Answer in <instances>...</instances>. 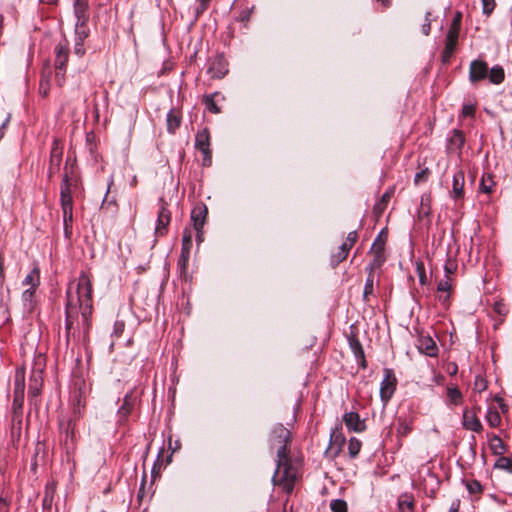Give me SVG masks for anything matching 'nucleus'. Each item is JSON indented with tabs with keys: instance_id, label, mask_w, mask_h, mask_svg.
<instances>
[{
	"instance_id": "1",
	"label": "nucleus",
	"mask_w": 512,
	"mask_h": 512,
	"mask_svg": "<svg viewBox=\"0 0 512 512\" xmlns=\"http://www.w3.org/2000/svg\"><path fill=\"white\" fill-rule=\"evenodd\" d=\"M92 314V283L85 272H81L78 282L73 287L70 285L67 291L66 302V340L76 338L80 331L85 338L90 329V317Z\"/></svg>"
},
{
	"instance_id": "2",
	"label": "nucleus",
	"mask_w": 512,
	"mask_h": 512,
	"mask_svg": "<svg viewBox=\"0 0 512 512\" xmlns=\"http://www.w3.org/2000/svg\"><path fill=\"white\" fill-rule=\"evenodd\" d=\"M291 440L290 431L282 424L276 425L271 433V448L277 450V468L273 475L274 485L280 486L286 493L290 494L294 489L297 470L291 464L289 458L288 444Z\"/></svg>"
},
{
	"instance_id": "3",
	"label": "nucleus",
	"mask_w": 512,
	"mask_h": 512,
	"mask_svg": "<svg viewBox=\"0 0 512 512\" xmlns=\"http://www.w3.org/2000/svg\"><path fill=\"white\" fill-rule=\"evenodd\" d=\"M55 54V69H56V79L61 85L64 80L65 72H66V64L69 57V48L68 42L64 39L60 41L54 48Z\"/></svg>"
},
{
	"instance_id": "4",
	"label": "nucleus",
	"mask_w": 512,
	"mask_h": 512,
	"mask_svg": "<svg viewBox=\"0 0 512 512\" xmlns=\"http://www.w3.org/2000/svg\"><path fill=\"white\" fill-rule=\"evenodd\" d=\"M369 253L372 255V260L367 266L366 271L375 272V270L379 269L386 261L385 241L380 236L374 240Z\"/></svg>"
},
{
	"instance_id": "5",
	"label": "nucleus",
	"mask_w": 512,
	"mask_h": 512,
	"mask_svg": "<svg viewBox=\"0 0 512 512\" xmlns=\"http://www.w3.org/2000/svg\"><path fill=\"white\" fill-rule=\"evenodd\" d=\"M77 187V181L65 174L60 186L61 208H73L72 192Z\"/></svg>"
},
{
	"instance_id": "6",
	"label": "nucleus",
	"mask_w": 512,
	"mask_h": 512,
	"mask_svg": "<svg viewBox=\"0 0 512 512\" xmlns=\"http://www.w3.org/2000/svg\"><path fill=\"white\" fill-rule=\"evenodd\" d=\"M195 147L204 154V165L211 161L210 133L207 128L197 132L195 137Z\"/></svg>"
},
{
	"instance_id": "7",
	"label": "nucleus",
	"mask_w": 512,
	"mask_h": 512,
	"mask_svg": "<svg viewBox=\"0 0 512 512\" xmlns=\"http://www.w3.org/2000/svg\"><path fill=\"white\" fill-rule=\"evenodd\" d=\"M24 376L23 375H16L15 379V390H14V398L12 403V409L14 416H22L21 415V409L24 402Z\"/></svg>"
},
{
	"instance_id": "8",
	"label": "nucleus",
	"mask_w": 512,
	"mask_h": 512,
	"mask_svg": "<svg viewBox=\"0 0 512 512\" xmlns=\"http://www.w3.org/2000/svg\"><path fill=\"white\" fill-rule=\"evenodd\" d=\"M488 76V64L480 59L473 60L469 67V81L476 84Z\"/></svg>"
},
{
	"instance_id": "9",
	"label": "nucleus",
	"mask_w": 512,
	"mask_h": 512,
	"mask_svg": "<svg viewBox=\"0 0 512 512\" xmlns=\"http://www.w3.org/2000/svg\"><path fill=\"white\" fill-rule=\"evenodd\" d=\"M385 376L380 386V396L384 403H387L394 394L396 388V379L389 369L384 370Z\"/></svg>"
},
{
	"instance_id": "10",
	"label": "nucleus",
	"mask_w": 512,
	"mask_h": 512,
	"mask_svg": "<svg viewBox=\"0 0 512 512\" xmlns=\"http://www.w3.org/2000/svg\"><path fill=\"white\" fill-rule=\"evenodd\" d=\"M160 210L158 212L157 225L155 228V234L158 237H162L167 233V227L171 221V212L167 209L166 203L163 199H160Z\"/></svg>"
},
{
	"instance_id": "11",
	"label": "nucleus",
	"mask_w": 512,
	"mask_h": 512,
	"mask_svg": "<svg viewBox=\"0 0 512 512\" xmlns=\"http://www.w3.org/2000/svg\"><path fill=\"white\" fill-rule=\"evenodd\" d=\"M227 65L228 64H227L226 60L224 59V57L221 55H217L216 57L212 58L209 61V67H208L207 73L213 79H221L228 72Z\"/></svg>"
},
{
	"instance_id": "12",
	"label": "nucleus",
	"mask_w": 512,
	"mask_h": 512,
	"mask_svg": "<svg viewBox=\"0 0 512 512\" xmlns=\"http://www.w3.org/2000/svg\"><path fill=\"white\" fill-rule=\"evenodd\" d=\"M343 422L351 432L361 433L367 428L365 420L361 419L360 415L354 411L345 413L343 415Z\"/></svg>"
},
{
	"instance_id": "13",
	"label": "nucleus",
	"mask_w": 512,
	"mask_h": 512,
	"mask_svg": "<svg viewBox=\"0 0 512 512\" xmlns=\"http://www.w3.org/2000/svg\"><path fill=\"white\" fill-rule=\"evenodd\" d=\"M62 156H63V148L60 145V142L58 140H54L51 153H50V160H49V168H48V174L49 177H52L53 174H55L61 165L62 162Z\"/></svg>"
},
{
	"instance_id": "14",
	"label": "nucleus",
	"mask_w": 512,
	"mask_h": 512,
	"mask_svg": "<svg viewBox=\"0 0 512 512\" xmlns=\"http://www.w3.org/2000/svg\"><path fill=\"white\" fill-rule=\"evenodd\" d=\"M458 37H459V32H456L455 29L448 30V33L446 36V41H445V47L442 52V61L444 63H447L450 60L452 54L454 53L456 45H457Z\"/></svg>"
},
{
	"instance_id": "15",
	"label": "nucleus",
	"mask_w": 512,
	"mask_h": 512,
	"mask_svg": "<svg viewBox=\"0 0 512 512\" xmlns=\"http://www.w3.org/2000/svg\"><path fill=\"white\" fill-rule=\"evenodd\" d=\"M207 214L208 209L204 203H198L193 207L191 211V220L193 221L194 229L196 231L203 228Z\"/></svg>"
},
{
	"instance_id": "16",
	"label": "nucleus",
	"mask_w": 512,
	"mask_h": 512,
	"mask_svg": "<svg viewBox=\"0 0 512 512\" xmlns=\"http://www.w3.org/2000/svg\"><path fill=\"white\" fill-rule=\"evenodd\" d=\"M417 347L421 353L429 357H436L438 355L436 342L428 335L419 336Z\"/></svg>"
},
{
	"instance_id": "17",
	"label": "nucleus",
	"mask_w": 512,
	"mask_h": 512,
	"mask_svg": "<svg viewBox=\"0 0 512 512\" xmlns=\"http://www.w3.org/2000/svg\"><path fill=\"white\" fill-rule=\"evenodd\" d=\"M462 424L465 429L479 433L483 430L482 423L480 422L479 418L477 417V414L475 411H469L468 409H465L463 412V420Z\"/></svg>"
},
{
	"instance_id": "18",
	"label": "nucleus",
	"mask_w": 512,
	"mask_h": 512,
	"mask_svg": "<svg viewBox=\"0 0 512 512\" xmlns=\"http://www.w3.org/2000/svg\"><path fill=\"white\" fill-rule=\"evenodd\" d=\"M74 15L76 23L87 24L90 17L88 0H75Z\"/></svg>"
},
{
	"instance_id": "19",
	"label": "nucleus",
	"mask_w": 512,
	"mask_h": 512,
	"mask_svg": "<svg viewBox=\"0 0 512 512\" xmlns=\"http://www.w3.org/2000/svg\"><path fill=\"white\" fill-rule=\"evenodd\" d=\"M465 143V137L461 130L455 129L448 140L447 149L450 152H460Z\"/></svg>"
},
{
	"instance_id": "20",
	"label": "nucleus",
	"mask_w": 512,
	"mask_h": 512,
	"mask_svg": "<svg viewBox=\"0 0 512 512\" xmlns=\"http://www.w3.org/2000/svg\"><path fill=\"white\" fill-rule=\"evenodd\" d=\"M55 493H56L55 481L52 480V481L47 482V484L45 486L44 497L42 500V507H43L44 512L51 510Z\"/></svg>"
},
{
	"instance_id": "21",
	"label": "nucleus",
	"mask_w": 512,
	"mask_h": 512,
	"mask_svg": "<svg viewBox=\"0 0 512 512\" xmlns=\"http://www.w3.org/2000/svg\"><path fill=\"white\" fill-rule=\"evenodd\" d=\"M182 122L181 112L177 109H171L166 118L167 131L170 134H174L176 130L180 127Z\"/></svg>"
},
{
	"instance_id": "22",
	"label": "nucleus",
	"mask_w": 512,
	"mask_h": 512,
	"mask_svg": "<svg viewBox=\"0 0 512 512\" xmlns=\"http://www.w3.org/2000/svg\"><path fill=\"white\" fill-rule=\"evenodd\" d=\"M464 182H465V176L464 172L461 170H458L453 175V197L455 199H460L464 196Z\"/></svg>"
},
{
	"instance_id": "23",
	"label": "nucleus",
	"mask_w": 512,
	"mask_h": 512,
	"mask_svg": "<svg viewBox=\"0 0 512 512\" xmlns=\"http://www.w3.org/2000/svg\"><path fill=\"white\" fill-rule=\"evenodd\" d=\"M487 77L492 84H501L505 79V72L503 67L500 65H495L490 70L488 69Z\"/></svg>"
},
{
	"instance_id": "24",
	"label": "nucleus",
	"mask_w": 512,
	"mask_h": 512,
	"mask_svg": "<svg viewBox=\"0 0 512 512\" xmlns=\"http://www.w3.org/2000/svg\"><path fill=\"white\" fill-rule=\"evenodd\" d=\"M398 508L401 512H413L414 497L412 494L404 493L398 499Z\"/></svg>"
},
{
	"instance_id": "25",
	"label": "nucleus",
	"mask_w": 512,
	"mask_h": 512,
	"mask_svg": "<svg viewBox=\"0 0 512 512\" xmlns=\"http://www.w3.org/2000/svg\"><path fill=\"white\" fill-rule=\"evenodd\" d=\"M64 233L67 238L72 234L73 208H62Z\"/></svg>"
},
{
	"instance_id": "26",
	"label": "nucleus",
	"mask_w": 512,
	"mask_h": 512,
	"mask_svg": "<svg viewBox=\"0 0 512 512\" xmlns=\"http://www.w3.org/2000/svg\"><path fill=\"white\" fill-rule=\"evenodd\" d=\"M350 250L351 248L349 246L342 243V245L339 247V251L331 255V265L336 267L338 264L344 261L347 258Z\"/></svg>"
},
{
	"instance_id": "27",
	"label": "nucleus",
	"mask_w": 512,
	"mask_h": 512,
	"mask_svg": "<svg viewBox=\"0 0 512 512\" xmlns=\"http://www.w3.org/2000/svg\"><path fill=\"white\" fill-rule=\"evenodd\" d=\"M368 276L365 282L364 290H363V300L365 302H369L370 296L374 293V278L375 272L367 271Z\"/></svg>"
},
{
	"instance_id": "28",
	"label": "nucleus",
	"mask_w": 512,
	"mask_h": 512,
	"mask_svg": "<svg viewBox=\"0 0 512 512\" xmlns=\"http://www.w3.org/2000/svg\"><path fill=\"white\" fill-rule=\"evenodd\" d=\"M493 454L501 455L505 452V445L499 436L493 435L489 443Z\"/></svg>"
},
{
	"instance_id": "29",
	"label": "nucleus",
	"mask_w": 512,
	"mask_h": 512,
	"mask_svg": "<svg viewBox=\"0 0 512 512\" xmlns=\"http://www.w3.org/2000/svg\"><path fill=\"white\" fill-rule=\"evenodd\" d=\"M495 187V182L490 174L483 175L479 189L481 192L490 194L493 192Z\"/></svg>"
},
{
	"instance_id": "30",
	"label": "nucleus",
	"mask_w": 512,
	"mask_h": 512,
	"mask_svg": "<svg viewBox=\"0 0 512 512\" xmlns=\"http://www.w3.org/2000/svg\"><path fill=\"white\" fill-rule=\"evenodd\" d=\"M447 397L451 404L459 405L462 402V393L458 387H448L447 388Z\"/></svg>"
},
{
	"instance_id": "31",
	"label": "nucleus",
	"mask_w": 512,
	"mask_h": 512,
	"mask_svg": "<svg viewBox=\"0 0 512 512\" xmlns=\"http://www.w3.org/2000/svg\"><path fill=\"white\" fill-rule=\"evenodd\" d=\"M362 443L356 437H351L348 443V454L351 458H356L361 450Z\"/></svg>"
},
{
	"instance_id": "32",
	"label": "nucleus",
	"mask_w": 512,
	"mask_h": 512,
	"mask_svg": "<svg viewBox=\"0 0 512 512\" xmlns=\"http://www.w3.org/2000/svg\"><path fill=\"white\" fill-rule=\"evenodd\" d=\"M24 285L30 286L29 288H32L35 290V288L39 284V271L37 269H33L24 279L23 281Z\"/></svg>"
},
{
	"instance_id": "33",
	"label": "nucleus",
	"mask_w": 512,
	"mask_h": 512,
	"mask_svg": "<svg viewBox=\"0 0 512 512\" xmlns=\"http://www.w3.org/2000/svg\"><path fill=\"white\" fill-rule=\"evenodd\" d=\"M192 247V232L190 229H185L182 237V250L181 253L190 254Z\"/></svg>"
},
{
	"instance_id": "34",
	"label": "nucleus",
	"mask_w": 512,
	"mask_h": 512,
	"mask_svg": "<svg viewBox=\"0 0 512 512\" xmlns=\"http://www.w3.org/2000/svg\"><path fill=\"white\" fill-rule=\"evenodd\" d=\"M132 411V403L130 402L129 396H126L123 400L122 405L118 409V415L120 419H126Z\"/></svg>"
},
{
	"instance_id": "35",
	"label": "nucleus",
	"mask_w": 512,
	"mask_h": 512,
	"mask_svg": "<svg viewBox=\"0 0 512 512\" xmlns=\"http://www.w3.org/2000/svg\"><path fill=\"white\" fill-rule=\"evenodd\" d=\"M486 420L492 428H496L501 423V416L497 410L489 409L486 414Z\"/></svg>"
},
{
	"instance_id": "36",
	"label": "nucleus",
	"mask_w": 512,
	"mask_h": 512,
	"mask_svg": "<svg viewBox=\"0 0 512 512\" xmlns=\"http://www.w3.org/2000/svg\"><path fill=\"white\" fill-rule=\"evenodd\" d=\"M411 431H412L411 423L400 418L398 420L397 435L399 437H406L407 435H409L411 433Z\"/></svg>"
},
{
	"instance_id": "37",
	"label": "nucleus",
	"mask_w": 512,
	"mask_h": 512,
	"mask_svg": "<svg viewBox=\"0 0 512 512\" xmlns=\"http://www.w3.org/2000/svg\"><path fill=\"white\" fill-rule=\"evenodd\" d=\"M330 443L332 445L338 446L339 449L343 446V444L345 443V437L342 434L340 429L335 428L332 431V433L330 435Z\"/></svg>"
},
{
	"instance_id": "38",
	"label": "nucleus",
	"mask_w": 512,
	"mask_h": 512,
	"mask_svg": "<svg viewBox=\"0 0 512 512\" xmlns=\"http://www.w3.org/2000/svg\"><path fill=\"white\" fill-rule=\"evenodd\" d=\"M89 35V29L87 24L76 23L75 24V39L84 41Z\"/></svg>"
},
{
	"instance_id": "39",
	"label": "nucleus",
	"mask_w": 512,
	"mask_h": 512,
	"mask_svg": "<svg viewBox=\"0 0 512 512\" xmlns=\"http://www.w3.org/2000/svg\"><path fill=\"white\" fill-rule=\"evenodd\" d=\"M495 468L512 473V458L505 456L500 457L495 463Z\"/></svg>"
},
{
	"instance_id": "40",
	"label": "nucleus",
	"mask_w": 512,
	"mask_h": 512,
	"mask_svg": "<svg viewBox=\"0 0 512 512\" xmlns=\"http://www.w3.org/2000/svg\"><path fill=\"white\" fill-rule=\"evenodd\" d=\"M350 346L357 359H361L364 363V351L361 343L357 339L350 340Z\"/></svg>"
},
{
	"instance_id": "41",
	"label": "nucleus",
	"mask_w": 512,
	"mask_h": 512,
	"mask_svg": "<svg viewBox=\"0 0 512 512\" xmlns=\"http://www.w3.org/2000/svg\"><path fill=\"white\" fill-rule=\"evenodd\" d=\"M34 292H35V290H33L32 288H28V289H26V290L22 293V300H23L24 306H25L28 310H31V309H32V307H33V297H34Z\"/></svg>"
},
{
	"instance_id": "42",
	"label": "nucleus",
	"mask_w": 512,
	"mask_h": 512,
	"mask_svg": "<svg viewBox=\"0 0 512 512\" xmlns=\"http://www.w3.org/2000/svg\"><path fill=\"white\" fill-rule=\"evenodd\" d=\"M330 508L333 512H347V503L342 499H334L330 502Z\"/></svg>"
},
{
	"instance_id": "43",
	"label": "nucleus",
	"mask_w": 512,
	"mask_h": 512,
	"mask_svg": "<svg viewBox=\"0 0 512 512\" xmlns=\"http://www.w3.org/2000/svg\"><path fill=\"white\" fill-rule=\"evenodd\" d=\"M451 280L450 277H445L444 279L440 280L437 286V291L439 293H449L451 290Z\"/></svg>"
},
{
	"instance_id": "44",
	"label": "nucleus",
	"mask_w": 512,
	"mask_h": 512,
	"mask_svg": "<svg viewBox=\"0 0 512 512\" xmlns=\"http://www.w3.org/2000/svg\"><path fill=\"white\" fill-rule=\"evenodd\" d=\"M487 388V381L481 376L477 375L474 380L473 389L477 392H482Z\"/></svg>"
},
{
	"instance_id": "45",
	"label": "nucleus",
	"mask_w": 512,
	"mask_h": 512,
	"mask_svg": "<svg viewBox=\"0 0 512 512\" xmlns=\"http://www.w3.org/2000/svg\"><path fill=\"white\" fill-rule=\"evenodd\" d=\"M204 102L206 104V107L209 111H211L212 113H219L220 112V109L219 107L216 105L214 99H213V96L211 95H207L205 96L204 98Z\"/></svg>"
},
{
	"instance_id": "46",
	"label": "nucleus",
	"mask_w": 512,
	"mask_h": 512,
	"mask_svg": "<svg viewBox=\"0 0 512 512\" xmlns=\"http://www.w3.org/2000/svg\"><path fill=\"white\" fill-rule=\"evenodd\" d=\"M22 416H14L12 425V436H20Z\"/></svg>"
},
{
	"instance_id": "47",
	"label": "nucleus",
	"mask_w": 512,
	"mask_h": 512,
	"mask_svg": "<svg viewBox=\"0 0 512 512\" xmlns=\"http://www.w3.org/2000/svg\"><path fill=\"white\" fill-rule=\"evenodd\" d=\"M482 1V6H483V13L487 16H489L495 6H496V3H495V0H481Z\"/></svg>"
},
{
	"instance_id": "48",
	"label": "nucleus",
	"mask_w": 512,
	"mask_h": 512,
	"mask_svg": "<svg viewBox=\"0 0 512 512\" xmlns=\"http://www.w3.org/2000/svg\"><path fill=\"white\" fill-rule=\"evenodd\" d=\"M40 393V383L38 379L34 378L30 380L29 395L38 396Z\"/></svg>"
},
{
	"instance_id": "49",
	"label": "nucleus",
	"mask_w": 512,
	"mask_h": 512,
	"mask_svg": "<svg viewBox=\"0 0 512 512\" xmlns=\"http://www.w3.org/2000/svg\"><path fill=\"white\" fill-rule=\"evenodd\" d=\"M390 198L391 194L389 192L384 193L383 196L381 197V200L375 205L374 209L382 211L385 208L388 201L390 200Z\"/></svg>"
},
{
	"instance_id": "50",
	"label": "nucleus",
	"mask_w": 512,
	"mask_h": 512,
	"mask_svg": "<svg viewBox=\"0 0 512 512\" xmlns=\"http://www.w3.org/2000/svg\"><path fill=\"white\" fill-rule=\"evenodd\" d=\"M467 489L470 493H480L482 486L480 482L473 480L467 483Z\"/></svg>"
},
{
	"instance_id": "51",
	"label": "nucleus",
	"mask_w": 512,
	"mask_h": 512,
	"mask_svg": "<svg viewBox=\"0 0 512 512\" xmlns=\"http://www.w3.org/2000/svg\"><path fill=\"white\" fill-rule=\"evenodd\" d=\"M358 239L357 231H351L348 233L347 238L344 242L347 246L352 248Z\"/></svg>"
},
{
	"instance_id": "52",
	"label": "nucleus",
	"mask_w": 512,
	"mask_h": 512,
	"mask_svg": "<svg viewBox=\"0 0 512 512\" xmlns=\"http://www.w3.org/2000/svg\"><path fill=\"white\" fill-rule=\"evenodd\" d=\"M74 53L79 57H82L85 54L84 41L75 39Z\"/></svg>"
},
{
	"instance_id": "53",
	"label": "nucleus",
	"mask_w": 512,
	"mask_h": 512,
	"mask_svg": "<svg viewBox=\"0 0 512 512\" xmlns=\"http://www.w3.org/2000/svg\"><path fill=\"white\" fill-rule=\"evenodd\" d=\"M190 254L181 253L180 259L178 261V265L181 269V273H183L187 269V264L189 261Z\"/></svg>"
},
{
	"instance_id": "54",
	"label": "nucleus",
	"mask_w": 512,
	"mask_h": 512,
	"mask_svg": "<svg viewBox=\"0 0 512 512\" xmlns=\"http://www.w3.org/2000/svg\"><path fill=\"white\" fill-rule=\"evenodd\" d=\"M461 19H462L461 13H457L455 15V17H454V19H453L449 29H455L456 32H460Z\"/></svg>"
},
{
	"instance_id": "55",
	"label": "nucleus",
	"mask_w": 512,
	"mask_h": 512,
	"mask_svg": "<svg viewBox=\"0 0 512 512\" xmlns=\"http://www.w3.org/2000/svg\"><path fill=\"white\" fill-rule=\"evenodd\" d=\"M475 106L472 104H465L462 108V114L463 116L469 117L474 116L475 114Z\"/></svg>"
},
{
	"instance_id": "56",
	"label": "nucleus",
	"mask_w": 512,
	"mask_h": 512,
	"mask_svg": "<svg viewBox=\"0 0 512 512\" xmlns=\"http://www.w3.org/2000/svg\"><path fill=\"white\" fill-rule=\"evenodd\" d=\"M74 428H75V424L72 421H69L67 423V426H66V429H65L66 442L68 441L69 437H71V441H73Z\"/></svg>"
},
{
	"instance_id": "57",
	"label": "nucleus",
	"mask_w": 512,
	"mask_h": 512,
	"mask_svg": "<svg viewBox=\"0 0 512 512\" xmlns=\"http://www.w3.org/2000/svg\"><path fill=\"white\" fill-rule=\"evenodd\" d=\"M428 174H429L428 169H425V170H422V171L418 172L415 175L414 182L416 184H418V183H420L422 181H425L427 179Z\"/></svg>"
},
{
	"instance_id": "58",
	"label": "nucleus",
	"mask_w": 512,
	"mask_h": 512,
	"mask_svg": "<svg viewBox=\"0 0 512 512\" xmlns=\"http://www.w3.org/2000/svg\"><path fill=\"white\" fill-rule=\"evenodd\" d=\"M429 16H430V12H427L426 19H425L426 22L422 25V32L424 35H429V33H430L431 25H430Z\"/></svg>"
},
{
	"instance_id": "59",
	"label": "nucleus",
	"mask_w": 512,
	"mask_h": 512,
	"mask_svg": "<svg viewBox=\"0 0 512 512\" xmlns=\"http://www.w3.org/2000/svg\"><path fill=\"white\" fill-rule=\"evenodd\" d=\"M455 269H456V265L453 262L448 261L445 265V273H446L445 277H449L450 274H453Z\"/></svg>"
},
{
	"instance_id": "60",
	"label": "nucleus",
	"mask_w": 512,
	"mask_h": 512,
	"mask_svg": "<svg viewBox=\"0 0 512 512\" xmlns=\"http://www.w3.org/2000/svg\"><path fill=\"white\" fill-rule=\"evenodd\" d=\"M124 330V323L117 321L114 325V334L120 336Z\"/></svg>"
},
{
	"instance_id": "61",
	"label": "nucleus",
	"mask_w": 512,
	"mask_h": 512,
	"mask_svg": "<svg viewBox=\"0 0 512 512\" xmlns=\"http://www.w3.org/2000/svg\"><path fill=\"white\" fill-rule=\"evenodd\" d=\"M210 1H211V0H199L200 5H199V7L197 8V13H202V12H204V11L207 9V7H208V5H209Z\"/></svg>"
},
{
	"instance_id": "62",
	"label": "nucleus",
	"mask_w": 512,
	"mask_h": 512,
	"mask_svg": "<svg viewBox=\"0 0 512 512\" xmlns=\"http://www.w3.org/2000/svg\"><path fill=\"white\" fill-rule=\"evenodd\" d=\"M9 511V504L6 499L3 497H0V512H8Z\"/></svg>"
},
{
	"instance_id": "63",
	"label": "nucleus",
	"mask_w": 512,
	"mask_h": 512,
	"mask_svg": "<svg viewBox=\"0 0 512 512\" xmlns=\"http://www.w3.org/2000/svg\"><path fill=\"white\" fill-rule=\"evenodd\" d=\"M449 298H450V294H449V293H441V294L438 296L439 301H440L443 305H445V306H447V305H448V303H449Z\"/></svg>"
},
{
	"instance_id": "64",
	"label": "nucleus",
	"mask_w": 512,
	"mask_h": 512,
	"mask_svg": "<svg viewBox=\"0 0 512 512\" xmlns=\"http://www.w3.org/2000/svg\"><path fill=\"white\" fill-rule=\"evenodd\" d=\"M459 509V502H453L449 512H458Z\"/></svg>"
}]
</instances>
